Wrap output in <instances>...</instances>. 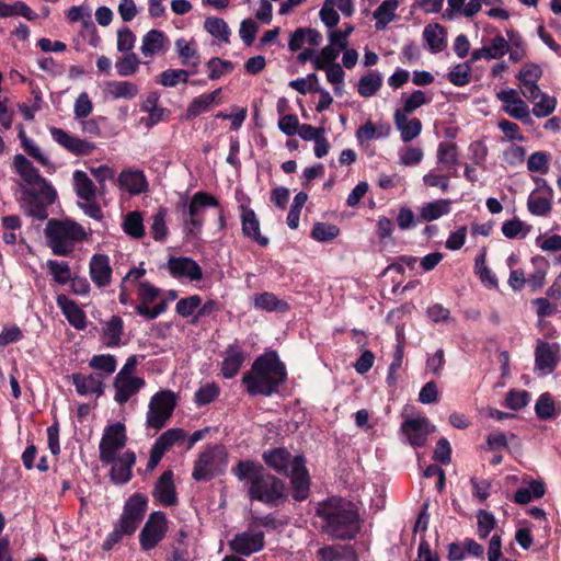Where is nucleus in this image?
<instances>
[{
    "label": "nucleus",
    "mask_w": 561,
    "mask_h": 561,
    "mask_svg": "<svg viewBox=\"0 0 561 561\" xmlns=\"http://www.w3.org/2000/svg\"><path fill=\"white\" fill-rule=\"evenodd\" d=\"M13 167L26 184L22 190L20 199L24 213L41 221L47 219V208L57 198L56 190L23 154L18 153L14 156Z\"/></svg>",
    "instance_id": "f257e3e1"
},
{
    "label": "nucleus",
    "mask_w": 561,
    "mask_h": 561,
    "mask_svg": "<svg viewBox=\"0 0 561 561\" xmlns=\"http://www.w3.org/2000/svg\"><path fill=\"white\" fill-rule=\"evenodd\" d=\"M233 471L239 480L248 482V493L252 501L275 507L287 499L286 484L266 472L261 465L249 460L239 461Z\"/></svg>",
    "instance_id": "f03ea898"
},
{
    "label": "nucleus",
    "mask_w": 561,
    "mask_h": 561,
    "mask_svg": "<svg viewBox=\"0 0 561 561\" xmlns=\"http://www.w3.org/2000/svg\"><path fill=\"white\" fill-rule=\"evenodd\" d=\"M316 513L323 520L322 531L334 539L350 540L359 531L358 513L350 501L328 499L318 504Z\"/></svg>",
    "instance_id": "7ed1b4c3"
},
{
    "label": "nucleus",
    "mask_w": 561,
    "mask_h": 561,
    "mask_svg": "<svg viewBox=\"0 0 561 561\" xmlns=\"http://www.w3.org/2000/svg\"><path fill=\"white\" fill-rule=\"evenodd\" d=\"M287 371L275 352L259 356L249 371L242 376V383L252 397H270L285 382Z\"/></svg>",
    "instance_id": "20e7f679"
},
{
    "label": "nucleus",
    "mask_w": 561,
    "mask_h": 561,
    "mask_svg": "<svg viewBox=\"0 0 561 561\" xmlns=\"http://www.w3.org/2000/svg\"><path fill=\"white\" fill-rule=\"evenodd\" d=\"M263 459L270 468L290 479L294 500L301 502L309 496L310 477L302 456H293L286 448L278 447L265 451Z\"/></svg>",
    "instance_id": "39448f33"
},
{
    "label": "nucleus",
    "mask_w": 561,
    "mask_h": 561,
    "mask_svg": "<svg viewBox=\"0 0 561 561\" xmlns=\"http://www.w3.org/2000/svg\"><path fill=\"white\" fill-rule=\"evenodd\" d=\"M48 245L56 255H69L77 242L85 238L83 228L70 220L50 219L45 228Z\"/></svg>",
    "instance_id": "423d86ee"
},
{
    "label": "nucleus",
    "mask_w": 561,
    "mask_h": 561,
    "mask_svg": "<svg viewBox=\"0 0 561 561\" xmlns=\"http://www.w3.org/2000/svg\"><path fill=\"white\" fill-rule=\"evenodd\" d=\"M227 465V453L216 445L203 451L194 463L192 477L196 481H209L221 473Z\"/></svg>",
    "instance_id": "0eeeda50"
},
{
    "label": "nucleus",
    "mask_w": 561,
    "mask_h": 561,
    "mask_svg": "<svg viewBox=\"0 0 561 561\" xmlns=\"http://www.w3.org/2000/svg\"><path fill=\"white\" fill-rule=\"evenodd\" d=\"M176 405L175 394L171 390L154 393L149 402L146 425L156 431L165 426Z\"/></svg>",
    "instance_id": "6e6552de"
},
{
    "label": "nucleus",
    "mask_w": 561,
    "mask_h": 561,
    "mask_svg": "<svg viewBox=\"0 0 561 561\" xmlns=\"http://www.w3.org/2000/svg\"><path fill=\"white\" fill-rule=\"evenodd\" d=\"M126 440L127 436L123 423L117 422L105 427L99 445L101 462L104 465L114 462L117 453L125 447Z\"/></svg>",
    "instance_id": "1a4fd4ad"
},
{
    "label": "nucleus",
    "mask_w": 561,
    "mask_h": 561,
    "mask_svg": "<svg viewBox=\"0 0 561 561\" xmlns=\"http://www.w3.org/2000/svg\"><path fill=\"white\" fill-rule=\"evenodd\" d=\"M148 499L141 493L133 494L125 503L121 518L115 523L125 534L133 535L147 511Z\"/></svg>",
    "instance_id": "9d476101"
},
{
    "label": "nucleus",
    "mask_w": 561,
    "mask_h": 561,
    "mask_svg": "<svg viewBox=\"0 0 561 561\" xmlns=\"http://www.w3.org/2000/svg\"><path fill=\"white\" fill-rule=\"evenodd\" d=\"M167 518L162 512H153L139 534L140 546L148 551L153 549L165 536Z\"/></svg>",
    "instance_id": "9b49d317"
},
{
    "label": "nucleus",
    "mask_w": 561,
    "mask_h": 561,
    "mask_svg": "<svg viewBox=\"0 0 561 561\" xmlns=\"http://www.w3.org/2000/svg\"><path fill=\"white\" fill-rule=\"evenodd\" d=\"M559 351L558 344L539 340L535 348V371L540 376L550 375L557 367Z\"/></svg>",
    "instance_id": "f8f14e48"
},
{
    "label": "nucleus",
    "mask_w": 561,
    "mask_h": 561,
    "mask_svg": "<svg viewBox=\"0 0 561 561\" xmlns=\"http://www.w3.org/2000/svg\"><path fill=\"white\" fill-rule=\"evenodd\" d=\"M49 133L54 141L76 156H88L93 152L95 145L93 142L71 136L58 127H50Z\"/></svg>",
    "instance_id": "ddd939ff"
},
{
    "label": "nucleus",
    "mask_w": 561,
    "mask_h": 561,
    "mask_svg": "<svg viewBox=\"0 0 561 561\" xmlns=\"http://www.w3.org/2000/svg\"><path fill=\"white\" fill-rule=\"evenodd\" d=\"M434 428L425 417L408 419L401 425V431L408 443L414 447L423 446Z\"/></svg>",
    "instance_id": "4468645a"
},
{
    "label": "nucleus",
    "mask_w": 561,
    "mask_h": 561,
    "mask_svg": "<svg viewBox=\"0 0 561 561\" xmlns=\"http://www.w3.org/2000/svg\"><path fill=\"white\" fill-rule=\"evenodd\" d=\"M264 533L248 530L237 534L230 541V548L241 554L249 557L264 548Z\"/></svg>",
    "instance_id": "2eb2a0df"
},
{
    "label": "nucleus",
    "mask_w": 561,
    "mask_h": 561,
    "mask_svg": "<svg viewBox=\"0 0 561 561\" xmlns=\"http://www.w3.org/2000/svg\"><path fill=\"white\" fill-rule=\"evenodd\" d=\"M497 99L503 102V111L511 117L522 122L530 121L528 105L518 96L515 89L500 91Z\"/></svg>",
    "instance_id": "dca6fc26"
},
{
    "label": "nucleus",
    "mask_w": 561,
    "mask_h": 561,
    "mask_svg": "<svg viewBox=\"0 0 561 561\" xmlns=\"http://www.w3.org/2000/svg\"><path fill=\"white\" fill-rule=\"evenodd\" d=\"M207 206H218V201L207 193L197 192L187 205L185 225H191L195 229H201L203 220L201 215Z\"/></svg>",
    "instance_id": "f3484780"
},
{
    "label": "nucleus",
    "mask_w": 561,
    "mask_h": 561,
    "mask_svg": "<svg viewBox=\"0 0 561 561\" xmlns=\"http://www.w3.org/2000/svg\"><path fill=\"white\" fill-rule=\"evenodd\" d=\"M146 381L144 378H116L113 379L114 401L123 407L128 401L133 400L138 392L145 387Z\"/></svg>",
    "instance_id": "a211bd4d"
},
{
    "label": "nucleus",
    "mask_w": 561,
    "mask_h": 561,
    "mask_svg": "<svg viewBox=\"0 0 561 561\" xmlns=\"http://www.w3.org/2000/svg\"><path fill=\"white\" fill-rule=\"evenodd\" d=\"M167 266L170 274L175 278L185 277L190 280H199L203 277L201 266L186 256L170 257Z\"/></svg>",
    "instance_id": "6ab92c4d"
},
{
    "label": "nucleus",
    "mask_w": 561,
    "mask_h": 561,
    "mask_svg": "<svg viewBox=\"0 0 561 561\" xmlns=\"http://www.w3.org/2000/svg\"><path fill=\"white\" fill-rule=\"evenodd\" d=\"M152 496L164 506H174L178 503L172 471L167 470L159 477Z\"/></svg>",
    "instance_id": "aec40b11"
},
{
    "label": "nucleus",
    "mask_w": 561,
    "mask_h": 561,
    "mask_svg": "<svg viewBox=\"0 0 561 561\" xmlns=\"http://www.w3.org/2000/svg\"><path fill=\"white\" fill-rule=\"evenodd\" d=\"M72 382L76 387V391L80 396L94 394L99 398L104 393L105 386L101 373L90 375L73 374Z\"/></svg>",
    "instance_id": "412c9836"
},
{
    "label": "nucleus",
    "mask_w": 561,
    "mask_h": 561,
    "mask_svg": "<svg viewBox=\"0 0 561 561\" xmlns=\"http://www.w3.org/2000/svg\"><path fill=\"white\" fill-rule=\"evenodd\" d=\"M91 280L99 288L106 287L112 280V267L106 254H94L89 263Z\"/></svg>",
    "instance_id": "4be33fe9"
},
{
    "label": "nucleus",
    "mask_w": 561,
    "mask_h": 561,
    "mask_svg": "<svg viewBox=\"0 0 561 561\" xmlns=\"http://www.w3.org/2000/svg\"><path fill=\"white\" fill-rule=\"evenodd\" d=\"M168 36L159 30H150L142 36L140 50L145 57L164 54L169 49Z\"/></svg>",
    "instance_id": "5701e85b"
},
{
    "label": "nucleus",
    "mask_w": 561,
    "mask_h": 561,
    "mask_svg": "<svg viewBox=\"0 0 561 561\" xmlns=\"http://www.w3.org/2000/svg\"><path fill=\"white\" fill-rule=\"evenodd\" d=\"M136 462L135 453L127 450L116 457L112 462L111 479L116 484H124L131 478V468Z\"/></svg>",
    "instance_id": "b1692460"
},
{
    "label": "nucleus",
    "mask_w": 561,
    "mask_h": 561,
    "mask_svg": "<svg viewBox=\"0 0 561 561\" xmlns=\"http://www.w3.org/2000/svg\"><path fill=\"white\" fill-rule=\"evenodd\" d=\"M57 306L61 309L68 322L77 330H83L87 327L85 313L69 299L66 295H58L56 298Z\"/></svg>",
    "instance_id": "393cba45"
},
{
    "label": "nucleus",
    "mask_w": 561,
    "mask_h": 561,
    "mask_svg": "<svg viewBox=\"0 0 561 561\" xmlns=\"http://www.w3.org/2000/svg\"><path fill=\"white\" fill-rule=\"evenodd\" d=\"M247 358V354L238 344L229 345L225 351L221 373L226 378L234 377Z\"/></svg>",
    "instance_id": "a878e982"
},
{
    "label": "nucleus",
    "mask_w": 561,
    "mask_h": 561,
    "mask_svg": "<svg viewBox=\"0 0 561 561\" xmlns=\"http://www.w3.org/2000/svg\"><path fill=\"white\" fill-rule=\"evenodd\" d=\"M241 224L242 232L245 237L252 239L262 247L268 244V239L260 232V221L255 213L245 206H241Z\"/></svg>",
    "instance_id": "bb28decb"
},
{
    "label": "nucleus",
    "mask_w": 561,
    "mask_h": 561,
    "mask_svg": "<svg viewBox=\"0 0 561 561\" xmlns=\"http://www.w3.org/2000/svg\"><path fill=\"white\" fill-rule=\"evenodd\" d=\"M117 182L121 187L128 191L131 195H138L148 188L146 176L140 170L122 171Z\"/></svg>",
    "instance_id": "cd10ccee"
},
{
    "label": "nucleus",
    "mask_w": 561,
    "mask_h": 561,
    "mask_svg": "<svg viewBox=\"0 0 561 561\" xmlns=\"http://www.w3.org/2000/svg\"><path fill=\"white\" fill-rule=\"evenodd\" d=\"M124 333V322L121 317L112 316L111 319L103 323L101 340L106 347H117L121 345L122 335Z\"/></svg>",
    "instance_id": "c85d7f7f"
},
{
    "label": "nucleus",
    "mask_w": 561,
    "mask_h": 561,
    "mask_svg": "<svg viewBox=\"0 0 561 561\" xmlns=\"http://www.w3.org/2000/svg\"><path fill=\"white\" fill-rule=\"evenodd\" d=\"M396 128L400 131L401 140L410 142L415 139L422 131V123L419 118H409V115L401 113L393 114Z\"/></svg>",
    "instance_id": "c756f323"
},
{
    "label": "nucleus",
    "mask_w": 561,
    "mask_h": 561,
    "mask_svg": "<svg viewBox=\"0 0 561 561\" xmlns=\"http://www.w3.org/2000/svg\"><path fill=\"white\" fill-rule=\"evenodd\" d=\"M433 100V94L422 90H414L411 94L403 93L401 95L402 107L396 110L394 113L410 115L423 105L430 104Z\"/></svg>",
    "instance_id": "7c9ffc66"
},
{
    "label": "nucleus",
    "mask_w": 561,
    "mask_h": 561,
    "mask_svg": "<svg viewBox=\"0 0 561 561\" xmlns=\"http://www.w3.org/2000/svg\"><path fill=\"white\" fill-rule=\"evenodd\" d=\"M321 561H358L355 550L348 545L327 546L318 551Z\"/></svg>",
    "instance_id": "2f4dec72"
},
{
    "label": "nucleus",
    "mask_w": 561,
    "mask_h": 561,
    "mask_svg": "<svg viewBox=\"0 0 561 561\" xmlns=\"http://www.w3.org/2000/svg\"><path fill=\"white\" fill-rule=\"evenodd\" d=\"M423 38L434 54L444 50L446 47V31L438 23L426 25L423 31Z\"/></svg>",
    "instance_id": "473e14b6"
},
{
    "label": "nucleus",
    "mask_w": 561,
    "mask_h": 561,
    "mask_svg": "<svg viewBox=\"0 0 561 561\" xmlns=\"http://www.w3.org/2000/svg\"><path fill=\"white\" fill-rule=\"evenodd\" d=\"M73 186L79 198L85 202H95L96 187L85 172L76 170L72 174Z\"/></svg>",
    "instance_id": "72a5a7b5"
},
{
    "label": "nucleus",
    "mask_w": 561,
    "mask_h": 561,
    "mask_svg": "<svg viewBox=\"0 0 561 561\" xmlns=\"http://www.w3.org/2000/svg\"><path fill=\"white\" fill-rule=\"evenodd\" d=\"M420 219L423 221L437 220L440 217L450 213L449 199H436L433 202L424 203L420 208Z\"/></svg>",
    "instance_id": "f704fd0d"
},
{
    "label": "nucleus",
    "mask_w": 561,
    "mask_h": 561,
    "mask_svg": "<svg viewBox=\"0 0 561 561\" xmlns=\"http://www.w3.org/2000/svg\"><path fill=\"white\" fill-rule=\"evenodd\" d=\"M221 89H217L210 93L201 94L192 100L187 110L186 117L194 118L202 113H205L210 110V107L216 103L217 96L220 94Z\"/></svg>",
    "instance_id": "c9c22d12"
},
{
    "label": "nucleus",
    "mask_w": 561,
    "mask_h": 561,
    "mask_svg": "<svg viewBox=\"0 0 561 561\" xmlns=\"http://www.w3.org/2000/svg\"><path fill=\"white\" fill-rule=\"evenodd\" d=\"M399 7L398 0H385L374 11V19L376 20V28L383 30L397 15L396 11Z\"/></svg>",
    "instance_id": "e433bc0d"
},
{
    "label": "nucleus",
    "mask_w": 561,
    "mask_h": 561,
    "mask_svg": "<svg viewBox=\"0 0 561 561\" xmlns=\"http://www.w3.org/2000/svg\"><path fill=\"white\" fill-rule=\"evenodd\" d=\"M175 48L183 66H192L194 68L198 66L199 54L194 41L187 42L185 38H179L175 42Z\"/></svg>",
    "instance_id": "4c0bfd02"
},
{
    "label": "nucleus",
    "mask_w": 561,
    "mask_h": 561,
    "mask_svg": "<svg viewBox=\"0 0 561 561\" xmlns=\"http://www.w3.org/2000/svg\"><path fill=\"white\" fill-rule=\"evenodd\" d=\"M254 307L265 311L285 312L288 310V304L278 299L272 293H262L254 297Z\"/></svg>",
    "instance_id": "58836bf2"
},
{
    "label": "nucleus",
    "mask_w": 561,
    "mask_h": 561,
    "mask_svg": "<svg viewBox=\"0 0 561 561\" xmlns=\"http://www.w3.org/2000/svg\"><path fill=\"white\" fill-rule=\"evenodd\" d=\"M89 367L96 371H101L104 379L115 373L117 359L111 354L93 355L89 360Z\"/></svg>",
    "instance_id": "ea45409f"
},
{
    "label": "nucleus",
    "mask_w": 561,
    "mask_h": 561,
    "mask_svg": "<svg viewBox=\"0 0 561 561\" xmlns=\"http://www.w3.org/2000/svg\"><path fill=\"white\" fill-rule=\"evenodd\" d=\"M204 28L215 38L225 43L229 42L231 31L224 19L215 16L206 18Z\"/></svg>",
    "instance_id": "a19ab883"
},
{
    "label": "nucleus",
    "mask_w": 561,
    "mask_h": 561,
    "mask_svg": "<svg viewBox=\"0 0 561 561\" xmlns=\"http://www.w3.org/2000/svg\"><path fill=\"white\" fill-rule=\"evenodd\" d=\"M437 161L442 164V169H449L458 162L457 146L450 141H442L437 148Z\"/></svg>",
    "instance_id": "79ce46f5"
},
{
    "label": "nucleus",
    "mask_w": 561,
    "mask_h": 561,
    "mask_svg": "<svg viewBox=\"0 0 561 561\" xmlns=\"http://www.w3.org/2000/svg\"><path fill=\"white\" fill-rule=\"evenodd\" d=\"M531 262L536 270L526 279L529 287L535 291L545 285L548 262L543 256H535Z\"/></svg>",
    "instance_id": "37998d69"
},
{
    "label": "nucleus",
    "mask_w": 561,
    "mask_h": 561,
    "mask_svg": "<svg viewBox=\"0 0 561 561\" xmlns=\"http://www.w3.org/2000/svg\"><path fill=\"white\" fill-rule=\"evenodd\" d=\"M382 77L379 72H369L359 79L357 91L360 96L370 98L380 89Z\"/></svg>",
    "instance_id": "c03bdc74"
},
{
    "label": "nucleus",
    "mask_w": 561,
    "mask_h": 561,
    "mask_svg": "<svg viewBox=\"0 0 561 561\" xmlns=\"http://www.w3.org/2000/svg\"><path fill=\"white\" fill-rule=\"evenodd\" d=\"M12 15H21L28 21H33L37 18V14L23 1H16L13 4L0 2V18Z\"/></svg>",
    "instance_id": "a18cd8bd"
},
{
    "label": "nucleus",
    "mask_w": 561,
    "mask_h": 561,
    "mask_svg": "<svg viewBox=\"0 0 561 561\" xmlns=\"http://www.w3.org/2000/svg\"><path fill=\"white\" fill-rule=\"evenodd\" d=\"M185 438L182 428H170L164 432L153 444V447L165 454L172 446Z\"/></svg>",
    "instance_id": "49530a36"
},
{
    "label": "nucleus",
    "mask_w": 561,
    "mask_h": 561,
    "mask_svg": "<svg viewBox=\"0 0 561 561\" xmlns=\"http://www.w3.org/2000/svg\"><path fill=\"white\" fill-rule=\"evenodd\" d=\"M47 267L56 283L65 285L71 279V270L68 262L48 260Z\"/></svg>",
    "instance_id": "de8ad7c7"
},
{
    "label": "nucleus",
    "mask_w": 561,
    "mask_h": 561,
    "mask_svg": "<svg viewBox=\"0 0 561 561\" xmlns=\"http://www.w3.org/2000/svg\"><path fill=\"white\" fill-rule=\"evenodd\" d=\"M123 229L128 236L139 239L145 234L142 217L139 211L128 213L125 217Z\"/></svg>",
    "instance_id": "09e8293b"
},
{
    "label": "nucleus",
    "mask_w": 561,
    "mask_h": 561,
    "mask_svg": "<svg viewBox=\"0 0 561 561\" xmlns=\"http://www.w3.org/2000/svg\"><path fill=\"white\" fill-rule=\"evenodd\" d=\"M190 77V72L184 69H167L162 71L157 80V83L167 87L174 88L180 82L186 83Z\"/></svg>",
    "instance_id": "8fccbe9b"
},
{
    "label": "nucleus",
    "mask_w": 561,
    "mask_h": 561,
    "mask_svg": "<svg viewBox=\"0 0 561 561\" xmlns=\"http://www.w3.org/2000/svg\"><path fill=\"white\" fill-rule=\"evenodd\" d=\"M110 93L116 99H134L138 94L136 84L129 81H113L108 84Z\"/></svg>",
    "instance_id": "3c124183"
},
{
    "label": "nucleus",
    "mask_w": 561,
    "mask_h": 561,
    "mask_svg": "<svg viewBox=\"0 0 561 561\" xmlns=\"http://www.w3.org/2000/svg\"><path fill=\"white\" fill-rule=\"evenodd\" d=\"M140 60L137 55L134 53H127L116 61L115 68L118 76L128 77L138 70Z\"/></svg>",
    "instance_id": "603ef678"
},
{
    "label": "nucleus",
    "mask_w": 561,
    "mask_h": 561,
    "mask_svg": "<svg viewBox=\"0 0 561 561\" xmlns=\"http://www.w3.org/2000/svg\"><path fill=\"white\" fill-rule=\"evenodd\" d=\"M535 411L540 420H550L556 415L554 401L549 392L539 396Z\"/></svg>",
    "instance_id": "864d4df0"
},
{
    "label": "nucleus",
    "mask_w": 561,
    "mask_h": 561,
    "mask_svg": "<svg viewBox=\"0 0 561 561\" xmlns=\"http://www.w3.org/2000/svg\"><path fill=\"white\" fill-rule=\"evenodd\" d=\"M341 50L334 45H327L321 49L319 55L313 58V66L316 69H325L329 65L335 64Z\"/></svg>",
    "instance_id": "5fc2aeb1"
},
{
    "label": "nucleus",
    "mask_w": 561,
    "mask_h": 561,
    "mask_svg": "<svg viewBox=\"0 0 561 561\" xmlns=\"http://www.w3.org/2000/svg\"><path fill=\"white\" fill-rule=\"evenodd\" d=\"M471 67L469 62L456 65L448 73V80L456 87H463L470 82Z\"/></svg>",
    "instance_id": "6e6d98bb"
},
{
    "label": "nucleus",
    "mask_w": 561,
    "mask_h": 561,
    "mask_svg": "<svg viewBox=\"0 0 561 561\" xmlns=\"http://www.w3.org/2000/svg\"><path fill=\"white\" fill-rule=\"evenodd\" d=\"M534 104L533 114L536 117H547L556 110L557 100L546 93H542L538 100L531 102Z\"/></svg>",
    "instance_id": "4d7b16f0"
},
{
    "label": "nucleus",
    "mask_w": 561,
    "mask_h": 561,
    "mask_svg": "<svg viewBox=\"0 0 561 561\" xmlns=\"http://www.w3.org/2000/svg\"><path fill=\"white\" fill-rule=\"evenodd\" d=\"M531 227L525 225L518 218L505 221L502 225V233L508 239H515L519 234L525 238L530 232Z\"/></svg>",
    "instance_id": "13d9d810"
},
{
    "label": "nucleus",
    "mask_w": 561,
    "mask_h": 561,
    "mask_svg": "<svg viewBox=\"0 0 561 561\" xmlns=\"http://www.w3.org/2000/svg\"><path fill=\"white\" fill-rule=\"evenodd\" d=\"M165 216L167 210L160 209L157 214L152 216V222L150 227V232L154 240L163 241L168 236V228L165 225Z\"/></svg>",
    "instance_id": "bf43d9fd"
},
{
    "label": "nucleus",
    "mask_w": 561,
    "mask_h": 561,
    "mask_svg": "<svg viewBox=\"0 0 561 561\" xmlns=\"http://www.w3.org/2000/svg\"><path fill=\"white\" fill-rule=\"evenodd\" d=\"M339 231V228L334 225L318 222L313 226L311 236L320 242H325L337 237Z\"/></svg>",
    "instance_id": "052dcab7"
},
{
    "label": "nucleus",
    "mask_w": 561,
    "mask_h": 561,
    "mask_svg": "<svg viewBox=\"0 0 561 561\" xmlns=\"http://www.w3.org/2000/svg\"><path fill=\"white\" fill-rule=\"evenodd\" d=\"M91 13L81 5H73L67 11V19L71 22H81L83 27L92 28L95 32L94 24L90 21Z\"/></svg>",
    "instance_id": "680f3d73"
},
{
    "label": "nucleus",
    "mask_w": 561,
    "mask_h": 561,
    "mask_svg": "<svg viewBox=\"0 0 561 561\" xmlns=\"http://www.w3.org/2000/svg\"><path fill=\"white\" fill-rule=\"evenodd\" d=\"M530 396L526 390H510L505 398V404L512 410H520L526 407Z\"/></svg>",
    "instance_id": "e2e57ef3"
},
{
    "label": "nucleus",
    "mask_w": 561,
    "mask_h": 561,
    "mask_svg": "<svg viewBox=\"0 0 561 561\" xmlns=\"http://www.w3.org/2000/svg\"><path fill=\"white\" fill-rule=\"evenodd\" d=\"M424 157L423 150L419 147H407L399 152V162L402 165H416Z\"/></svg>",
    "instance_id": "0e129e2a"
},
{
    "label": "nucleus",
    "mask_w": 561,
    "mask_h": 561,
    "mask_svg": "<svg viewBox=\"0 0 561 561\" xmlns=\"http://www.w3.org/2000/svg\"><path fill=\"white\" fill-rule=\"evenodd\" d=\"M202 299L198 295H193L187 298L180 299L176 304V312L183 317H190L201 306Z\"/></svg>",
    "instance_id": "69168bd1"
},
{
    "label": "nucleus",
    "mask_w": 561,
    "mask_h": 561,
    "mask_svg": "<svg viewBox=\"0 0 561 561\" xmlns=\"http://www.w3.org/2000/svg\"><path fill=\"white\" fill-rule=\"evenodd\" d=\"M259 30V24L252 19H245L241 22L239 28V35L242 42L250 46L255 39V35Z\"/></svg>",
    "instance_id": "338daca9"
},
{
    "label": "nucleus",
    "mask_w": 561,
    "mask_h": 561,
    "mask_svg": "<svg viewBox=\"0 0 561 561\" xmlns=\"http://www.w3.org/2000/svg\"><path fill=\"white\" fill-rule=\"evenodd\" d=\"M527 207L533 215L545 216L550 211L551 204L546 197L530 195L527 202Z\"/></svg>",
    "instance_id": "774afa93"
}]
</instances>
